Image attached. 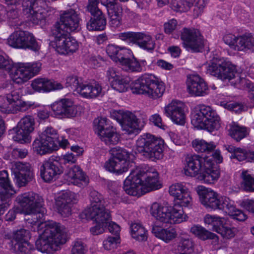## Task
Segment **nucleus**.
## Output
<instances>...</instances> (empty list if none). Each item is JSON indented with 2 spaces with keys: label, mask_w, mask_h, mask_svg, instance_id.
Segmentation results:
<instances>
[{
  "label": "nucleus",
  "mask_w": 254,
  "mask_h": 254,
  "mask_svg": "<svg viewBox=\"0 0 254 254\" xmlns=\"http://www.w3.org/2000/svg\"><path fill=\"white\" fill-rule=\"evenodd\" d=\"M206 4L207 3L205 0H197L195 1L192 13L193 17L197 18L201 15Z\"/></svg>",
  "instance_id": "bf43d9fd"
},
{
  "label": "nucleus",
  "mask_w": 254,
  "mask_h": 254,
  "mask_svg": "<svg viewBox=\"0 0 254 254\" xmlns=\"http://www.w3.org/2000/svg\"><path fill=\"white\" fill-rule=\"evenodd\" d=\"M161 187L158 174L154 168H136L125 180L124 190L130 195L139 197Z\"/></svg>",
  "instance_id": "7ed1b4c3"
},
{
  "label": "nucleus",
  "mask_w": 254,
  "mask_h": 254,
  "mask_svg": "<svg viewBox=\"0 0 254 254\" xmlns=\"http://www.w3.org/2000/svg\"><path fill=\"white\" fill-rule=\"evenodd\" d=\"M185 104L178 100H172L163 109L164 114L175 124L184 125L186 120Z\"/></svg>",
  "instance_id": "aec40b11"
},
{
  "label": "nucleus",
  "mask_w": 254,
  "mask_h": 254,
  "mask_svg": "<svg viewBox=\"0 0 254 254\" xmlns=\"http://www.w3.org/2000/svg\"><path fill=\"white\" fill-rule=\"evenodd\" d=\"M30 237V233L24 229H20L14 231L12 236L10 245L13 246L14 244L23 243Z\"/></svg>",
  "instance_id": "603ef678"
},
{
  "label": "nucleus",
  "mask_w": 254,
  "mask_h": 254,
  "mask_svg": "<svg viewBox=\"0 0 254 254\" xmlns=\"http://www.w3.org/2000/svg\"><path fill=\"white\" fill-rule=\"evenodd\" d=\"M78 200V195L74 192L66 191L61 194L56 199L55 208L58 213L64 217L71 214V207Z\"/></svg>",
  "instance_id": "4be33fe9"
},
{
  "label": "nucleus",
  "mask_w": 254,
  "mask_h": 254,
  "mask_svg": "<svg viewBox=\"0 0 254 254\" xmlns=\"http://www.w3.org/2000/svg\"><path fill=\"white\" fill-rule=\"evenodd\" d=\"M223 40L231 49L235 51L254 52V35L251 33L238 35L226 33L223 36Z\"/></svg>",
  "instance_id": "9d476101"
},
{
  "label": "nucleus",
  "mask_w": 254,
  "mask_h": 254,
  "mask_svg": "<svg viewBox=\"0 0 254 254\" xmlns=\"http://www.w3.org/2000/svg\"><path fill=\"white\" fill-rule=\"evenodd\" d=\"M41 68L39 62L20 64L13 69L10 76L12 80L17 84H22L37 74Z\"/></svg>",
  "instance_id": "2eb2a0df"
},
{
  "label": "nucleus",
  "mask_w": 254,
  "mask_h": 254,
  "mask_svg": "<svg viewBox=\"0 0 254 254\" xmlns=\"http://www.w3.org/2000/svg\"><path fill=\"white\" fill-rule=\"evenodd\" d=\"M229 132L230 136L237 141L245 137L248 133L245 127L240 126L235 123L230 125Z\"/></svg>",
  "instance_id": "de8ad7c7"
},
{
  "label": "nucleus",
  "mask_w": 254,
  "mask_h": 254,
  "mask_svg": "<svg viewBox=\"0 0 254 254\" xmlns=\"http://www.w3.org/2000/svg\"><path fill=\"white\" fill-rule=\"evenodd\" d=\"M0 214L4 211L10 204V197L15 191L10 185L8 174L6 171L0 172Z\"/></svg>",
  "instance_id": "5701e85b"
},
{
  "label": "nucleus",
  "mask_w": 254,
  "mask_h": 254,
  "mask_svg": "<svg viewBox=\"0 0 254 254\" xmlns=\"http://www.w3.org/2000/svg\"><path fill=\"white\" fill-rule=\"evenodd\" d=\"M195 190L199 195L201 203L206 208L212 209H219L221 196L211 189L203 186H198Z\"/></svg>",
  "instance_id": "b1692460"
},
{
  "label": "nucleus",
  "mask_w": 254,
  "mask_h": 254,
  "mask_svg": "<svg viewBox=\"0 0 254 254\" xmlns=\"http://www.w3.org/2000/svg\"><path fill=\"white\" fill-rule=\"evenodd\" d=\"M181 39L184 47L188 50L199 52L203 48V39L196 29L184 28L181 32Z\"/></svg>",
  "instance_id": "a211bd4d"
},
{
  "label": "nucleus",
  "mask_w": 254,
  "mask_h": 254,
  "mask_svg": "<svg viewBox=\"0 0 254 254\" xmlns=\"http://www.w3.org/2000/svg\"><path fill=\"white\" fill-rule=\"evenodd\" d=\"M219 209L225 211L238 221H244L247 218V215L242 210L236 208L234 201L225 196H221Z\"/></svg>",
  "instance_id": "7c9ffc66"
},
{
  "label": "nucleus",
  "mask_w": 254,
  "mask_h": 254,
  "mask_svg": "<svg viewBox=\"0 0 254 254\" xmlns=\"http://www.w3.org/2000/svg\"><path fill=\"white\" fill-rule=\"evenodd\" d=\"M40 172L41 177L45 182H51L56 180L63 172V170L58 160L50 159L43 162Z\"/></svg>",
  "instance_id": "a878e982"
},
{
  "label": "nucleus",
  "mask_w": 254,
  "mask_h": 254,
  "mask_svg": "<svg viewBox=\"0 0 254 254\" xmlns=\"http://www.w3.org/2000/svg\"><path fill=\"white\" fill-rule=\"evenodd\" d=\"M82 83L81 79L76 75H69L66 78V87H70L72 89H74L77 93V88L80 87Z\"/></svg>",
  "instance_id": "4d7b16f0"
},
{
  "label": "nucleus",
  "mask_w": 254,
  "mask_h": 254,
  "mask_svg": "<svg viewBox=\"0 0 254 254\" xmlns=\"http://www.w3.org/2000/svg\"><path fill=\"white\" fill-rule=\"evenodd\" d=\"M94 128L101 140L107 145H116L120 141V135L106 118H98L94 121Z\"/></svg>",
  "instance_id": "9b49d317"
},
{
  "label": "nucleus",
  "mask_w": 254,
  "mask_h": 254,
  "mask_svg": "<svg viewBox=\"0 0 254 254\" xmlns=\"http://www.w3.org/2000/svg\"><path fill=\"white\" fill-rule=\"evenodd\" d=\"M191 122L195 127L209 132L218 130L221 127L219 116L210 106L205 105L197 106L194 109Z\"/></svg>",
  "instance_id": "423d86ee"
},
{
  "label": "nucleus",
  "mask_w": 254,
  "mask_h": 254,
  "mask_svg": "<svg viewBox=\"0 0 254 254\" xmlns=\"http://www.w3.org/2000/svg\"><path fill=\"white\" fill-rule=\"evenodd\" d=\"M130 232L131 237L135 240L142 242L147 239V231L139 223H133L131 224Z\"/></svg>",
  "instance_id": "c03bdc74"
},
{
  "label": "nucleus",
  "mask_w": 254,
  "mask_h": 254,
  "mask_svg": "<svg viewBox=\"0 0 254 254\" xmlns=\"http://www.w3.org/2000/svg\"><path fill=\"white\" fill-rule=\"evenodd\" d=\"M45 210L42 207L23 213L28 226L34 231H38L40 238L36 242L37 249L42 253H50L58 250L68 240L67 229L54 221L43 222Z\"/></svg>",
  "instance_id": "f257e3e1"
},
{
  "label": "nucleus",
  "mask_w": 254,
  "mask_h": 254,
  "mask_svg": "<svg viewBox=\"0 0 254 254\" xmlns=\"http://www.w3.org/2000/svg\"><path fill=\"white\" fill-rule=\"evenodd\" d=\"M192 146L197 152L209 153L215 150L216 144L213 142H208L205 140L195 139L192 141Z\"/></svg>",
  "instance_id": "37998d69"
},
{
  "label": "nucleus",
  "mask_w": 254,
  "mask_h": 254,
  "mask_svg": "<svg viewBox=\"0 0 254 254\" xmlns=\"http://www.w3.org/2000/svg\"><path fill=\"white\" fill-rule=\"evenodd\" d=\"M204 222L206 224L211 225L212 230L217 233L225 222V219L216 215L207 214L204 217Z\"/></svg>",
  "instance_id": "09e8293b"
},
{
  "label": "nucleus",
  "mask_w": 254,
  "mask_h": 254,
  "mask_svg": "<svg viewBox=\"0 0 254 254\" xmlns=\"http://www.w3.org/2000/svg\"><path fill=\"white\" fill-rule=\"evenodd\" d=\"M15 109L9 102L6 100V97L0 96V111L5 114H14Z\"/></svg>",
  "instance_id": "6e6d98bb"
},
{
  "label": "nucleus",
  "mask_w": 254,
  "mask_h": 254,
  "mask_svg": "<svg viewBox=\"0 0 254 254\" xmlns=\"http://www.w3.org/2000/svg\"><path fill=\"white\" fill-rule=\"evenodd\" d=\"M7 43L15 48L30 49L34 51L40 49V46L33 35L24 31H17L12 33L7 39Z\"/></svg>",
  "instance_id": "4468645a"
},
{
  "label": "nucleus",
  "mask_w": 254,
  "mask_h": 254,
  "mask_svg": "<svg viewBox=\"0 0 254 254\" xmlns=\"http://www.w3.org/2000/svg\"><path fill=\"white\" fill-rule=\"evenodd\" d=\"M217 233L220 234L224 238L231 239L235 236L237 233V229L234 227L224 226L223 225Z\"/></svg>",
  "instance_id": "13d9d810"
},
{
  "label": "nucleus",
  "mask_w": 254,
  "mask_h": 254,
  "mask_svg": "<svg viewBox=\"0 0 254 254\" xmlns=\"http://www.w3.org/2000/svg\"><path fill=\"white\" fill-rule=\"evenodd\" d=\"M122 9L120 7H117V10L110 9L109 10V15L110 17V25L114 28H117L120 27L122 24L121 16Z\"/></svg>",
  "instance_id": "3c124183"
},
{
  "label": "nucleus",
  "mask_w": 254,
  "mask_h": 254,
  "mask_svg": "<svg viewBox=\"0 0 254 254\" xmlns=\"http://www.w3.org/2000/svg\"><path fill=\"white\" fill-rule=\"evenodd\" d=\"M210 167L205 169L202 174L199 175L198 180L203 181L207 184H213L216 182L220 177V170L219 168L214 165L213 161L209 160Z\"/></svg>",
  "instance_id": "e433bc0d"
},
{
  "label": "nucleus",
  "mask_w": 254,
  "mask_h": 254,
  "mask_svg": "<svg viewBox=\"0 0 254 254\" xmlns=\"http://www.w3.org/2000/svg\"><path fill=\"white\" fill-rule=\"evenodd\" d=\"M11 170L16 183L20 187L25 186L33 177L31 165L28 163L14 162L12 165Z\"/></svg>",
  "instance_id": "393cba45"
},
{
  "label": "nucleus",
  "mask_w": 254,
  "mask_h": 254,
  "mask_svg": "<svg viewBox=\"0 0 254 254\" xmlns=\"http://www.w3.org/2000/svg\"><path fill=\"white\" fill-rule=\"evenodd\" d=\"M54 115L59 118H72L76 116L79 107L68 99H62L51 105Z\"/></svg>",
  "instance_id": "412c9836"
},
{
  "label": "nucleus",
  "mask_w": 254,
  "mask_h": 254,
  "mask_svg": "<svg viewBox=\"0 0 254 254\" xmlns=\"http://www.w3.org/2000/svg\"><path fill=\"white\" fill-rule=\"evenodd\" d=\"M134 43L145 50H152L154 48V43L151 36L144 33L137 32Z\"/></svg>",
  "instance_id": "a19ab883"
},
{
  "label": "nucleus",
  "mask_w": 254,
  "mask_h": 254,
  "mask_svg": "<svg viewBox=\"0 0 254 254\" xmlns=\"http://www.w3.org/2000/svg\"><path fill=\"white\" fill-rule=\"evenodd\" d=\"M34 126L35 120L32 116L23 117L17 127L11 130L15 134L12 137L14 140L21 143L29 142L31 141L30 134L34 130Z\"/></svg>",
  "instance_id": "dca6fc26"
},
{
  "label": "nucleus",
  "mask_w": 254,
  "mask_h": 254,
  "mask_svg": "<svg viewBox=\"0 0 254 254\" xmlns=\"http://www.w3.org/2000/svg\"><path fill=\"white\" fill-rule=\"evenodd\" d=\"M112 158L107 161L104 165L105 168L109 172L121 174L127 172L130 156H132L126 150L116 147L110 150Z\"/></svg>",
  "instance_id": "6e6552de"
},
{
  "label": "nucleus",
  "mask_w": 254,
  "mask_h": 254,
  "mask_svg": "<svg viewBox=\"0 0 254 254\" xmlns=\"http://www.w3.org/2000/svg\"><path fill=\"white\" fill-rule=\"evenodd\" d=\"M207 72L224 82H230L232 85H243L246 79L239 76L236 66L224 59H215L206 67Z\"/></svg>",
  "instance_id": "20e7f679"
},
{
  "label": "nucleus",
  "mask_w": 254,
  "mask_h": 254,
  "mask_svg": "<svg viewBox=\"0 0 254 254\" xmlns=\"http://www.w3.org/2000/svg\"><path fill=\"white\" fill-rule=\"evenodd\" d=\"M113 116L120 124L125 134H137L145 124L143 119L141 121L134 114L128 111H115Z\"/></svg>",
  "instance_id": "1a4fd4ad"
},
{
  "label": "nucleus",
  "mask_w": 254,
  "mask_h": 254,
  "mask_svg": "<svg viewBox=\"0 0 254 254\" xmlns=\"http://www.w3.org/2000/svg\"><path fill=\"white\" fill-rule=\"evenodd\" d=\"M31 86L34 91L39 92H49L63 88V85L60 83L45 78L35 79L32 81Z\"/></svg>",
  "instance_id": "2f4dec72"
},
{
  "label": "nucleus",
  "mask_w": 254,
  "mask_h": 254,
  "mask_svg": "<svg viewBox=\"0 0 254 254\" xmlns=\"http://www.w3.org/2000/svg\"><path fill=\"white\" fill-rule=\"evenodd\" d=\"M11 247L13 251L15 252L19 251L24 254L28 253L32 249L31 245L27 242V241H25L23 243L14 244L13 246H11Z\"/></svg>",
  "instance_id": "e2e57ef3"
},
{
  "label": "nucleus",
  "mask_w": 254,
  "mask_h": 254,
  "mask_svg": "<svg viewBox=\"0 0 254 254\" xmlns=\"http://www.w3.org/2000/svg\"><path fill=\"white\" fill-rule=\"evenodd\" d=\"M131 89L133 93L142 94L150 99L156 100L163 96L165 86L154 75L145 74L132 83Z\"/></svg>",
  "instance_id": "39448f33"
},
{
  "label": "nucleus",
  "mask_w": 254,
  "mask_h": 254,
  "mask_svg": "<svg viewBox=\"0 0 254 254\" xmlns=\"http://www.w3.org/2000/svg\"><path fill=\"white\" fill-rule=\"evenodd\" d=\"M87 218H90L96 223H108L111 216L109 211L103 204L87 207L83 212Z\"/></svg>",
  "instance_id": "c756f323"
},
{
  "label": "nucleus",
  "mask_w": 254,
  "mask_h": 254,
  "mask_svg": "<svg viewBox=\"0 0 254 254\" xmlns=\"http://www.w3.org/2000/svg\"><path fill=\"white\" fill-rule=\"evenodd\" d=\"M45 2L43 0H30L23 4V11L27 18L33 23H44L48 16V12L45 8Z\"/></svg>",
  "instance_id": "f8f14e48"
},
{
  "label": "nucleus",
  "mask_w": 254,
  "mask_h": 254,
  "mask_svg": "<svg viewBox=\"0 0 254 254\" xmlns=\"http://www.w3.org/2000/svg\"><path fill=\"white\" fill-rule=\"evenodd\" d=\"M179 241L177 250L180 253H184L190 254L193 252L194 243L187 232L181 231L179 233Z\"/></svg>",
  "instance_id": "c9c22d12"
},
{
  "label": "nucleus",
  "mask_w": 254,
  "mask_h": 254,
  "mask_svg": "<svg viewBox=\"0 0 254 254\" xmlns=\"http://www.w3.org/2000/svg\"><path fill=\"white\" fill-rule=\"evenodd\" d=\"M92 17L87 23V28L90 31H100L105 29L106 19L102 12L99 9L91 13Z\"/></svg>",
  "instance_id": "f704fd0d"
},
{
  "label": "nucleus",
  "mask_w": 254,
  "mask_h": 254,
  "mask_svg": "<svg viewBox=\"0 0 254 254\" xmlns=\"http://www.w3.org/2000/svg\"><path fill=\"white\" fill-rule=\"evenodd\" d=\"M130 78L127 76H120L111 84L112 87L119 92H126L129 87Z\"/></svg>",
  "instance_id": "8fccbe9b"
},
{
  "label": "nucleus",
  "mask_w": 254,
  "mask_h": 254,
  "mask_svg": "<svg viewBox=\"0 0 254 254\" xmlns=\"http://www.w3.org/2000/svg\"><path fill=\"white\" fill-rule=\"evenodd\" d=\"M209 160L211 159L207 157H203L198 155L187 157L184 169L185 175L191 177H197L198 179L199 175L202 174L205 169L210 167V164L208 162Z\"/></svg>",
  "instance_id": "f3484780"
},
{
  "label": "nucleus",
  "mask_w": 254,
  "mask_h": 254,
  "mask_svg": "<svg viewBox=\"0 0 254 254\" xmlns=\"http://www.w3.org/2000/svg\"><path fill=\"white\" fill-rule=\"evenodd\" d=\"M241 186L246 191L254 192V176L248 170H243L241 174Z\"/></svg>",
  "instance_id": "49530a36"
},
{
  "label": "nucleus",
  "mask_w": 254,
  "mask_h": 254,
  "mask_svg": "<svg viewBox=\"0 0 254 254\" xmlns=\"http://www.w3.org/2000/svg\"><path fill=\"white\" fill-rule=\"evenodd\" d=\"M89 200L90 201V206L89 207L98 206L102 204V196L97 191L95 190H91L89 194Z\"/></svg>",
  "instance_id": "0e129e2a"
},
{
  "label": "nucleus",
  "mask_w": 254,
  "mask_h": 254,
  "mask_svg": "<svg viewBox=\"0 0 254 254\" xmlns=\"http://www.w3.org/2000/svg\"><path fill=\"white\" fill-rule=\"evenodd\" d=\"M6 97V100L9 102L12 106L15 107L17 104L19 102L21 96L18 91L14 90L11 92L10 93L7 94Z\"/></svg>",
  "instance_id": "338daca9"
},
{
  "label": "nucleus",
  "mask_w": 254,
  "mask_h": 254,
  "mask_svg": "<svg viewBox=\"0 0 254 254\" xmlns=\"http://www.w3.org/2000/svg\"><path fill=\"white\" fill-rule=\"evenodd\" d=\"M47 137L45 134H40V138L34 140L33 143V149L34 152L40 155H44L57 150L58 145L56 142L46 140Z\"/></svg>",
  "instance_id": "473e14b6"
},
{
  "label": "nucleus",
  "mask_w": 254,
  "mask_h": 254,
  "mask_svg": "<svg viewBox=\"0 0 254 254\" xmlns=\"http://www.w3.org/2000/svg\"><path fill=\"white\" fill-rule=\"evenodd\" d=\"M188 92L191 96H203L208 93L206 83L198 75L190 76L187 81Z\"/></svg>",
  "instance_id": "bb28decb"
},
{
  "label": "nucleus",
  "mask_w": 254,
  "mask_h": 254,
  "mask_svg": "<svg viewBox=\"0 0 254 254\" xmlns=\"http://www.w3.org/2000/svg\"><path fill=\"white\" fill-rule=\"evenodd\" d=\"M151 232L155 237L166 243H169L175 239L179 235L177 229L174 227L164 228L156 225L152 226Z\"/></svg>",
  "instance_id": "72a5a7b5"
},
{
  "label": "nucleus",
  "mask_w": 254,
  "mask_h": 254,
  "mask_svg": "<svg viewBox=\"0 0 254 254\" xmlns=\"http://www.w3.org/2000/svg\"><path fill=\"white\" fill-rule=\"evenodd\" d=\"M45 134V136H46L47 138L46 140L48 142L52 141L54 142H56V139L57 138V131L54 129L52 127H47L42 133L41 134Z\"/></svg>",
  "instance_id": "774afa93"
},
{
  "label": "nucleus",
  "mask_w": 254,
  "mask_h": 254,
  "mask_svg": "<svg viewBox=\"0 0 254 254\" xmlns=\"http://www.w3.org/2000/svg\"><path fill=\"white\" fill-rule=\"evenodd\" d=\"M66 42L67 54H72L78 50L79 48L78 43L73 37H69V34H68Z\"/></svg>",
  "instance_id": "69168bd1"
},
{
  "label": "nucleus",
  "mask_w": 254,
  "mask_h": 254,
  "mask_svg": "<svg viewBox=\"0 0 254 254\" xmlns=\"http://www.w3.org/2000/svg\"><path fill=\"white\" fill-rule=\"evenodd\" d=\"M164 141L149 133L140 135L136 141V149L144 157L154 160L162 156Z\"/></svg>",
  "instance_id": "0eeeda50"
},
{
  "label": "nucleus",
  "mask_w": 254,
  "mask_h": 254,
  "mask_svg": "<svg viewBox=\"0 0 254 254\" xmlns=\"http://www.w3.org/2000/svg\"><path fill=\"white\" fill-rule=\"evenodd\" d=\"M68 34L55 29L53 30V35L55 37L54 42L56 51L60 54H67L66 41Z\"/></svg>",
  "instance_id": "4c0bfd02"
},
{
  "label": "nucleus",
  "mask_w": 254,
  "mask_h": 254,
  "mask_svg": "<svg viewBox=\"0 0 254 254\" xmlns=\"http://www.w3.org/2000/svg\"><path fill=\"white\" fill-rule=\"evenodd\" d=\"M173 206L153 203L150 207V214L157 220L164 223L175 224L187 220L188 217L182 207H188L192 204L191 192L188 188L175 198Z\"/></svg>",
  "instance_id": "f03ea898"
},
{
  "label": "nucleus",
  "mask_w": 254,
  "mask_h": 254,
  "mask_svg": "<svg viewBox=\"0 0 254 254\" xmlns=\"http://www.w3.org/2000/svg\"><path fill=\"white\" fill-rule=\"evenodd\" d=\"M206 4L207 3L205 0H197L195 1L192 13L193 17L197 18L201 15Z\"/></svg>",
  "instance_id": "052dcab7"
},
{
  "label": "nucleus",
  "mask_w": 254,
  "mask_h": 254,
  "mask_svg": "<svg viewBox=\"0 0 254 254\" xmlns=\"http://www.w3.org/2000/svg\"><path fill=\"white\" fill-rule=\"evenodd\" d=\"M188 188L183 183H175L169 188V193L175 199L186 190Z\"/></svg>",
  "instance_id": "5fc2aeb1"
},
{
  "label": "nucleus",
  "mask_w": 254,
  "mask_h": 254,
  "mask_svg": "<svg viewBox=\"0 0 254 254\" xmlns=\"http://www.w3.org/2000/svg\"><path fill=\"white\" fill-rule=\"evenodd\" d=\"M80 21L79 13L69 9L61 15L60 22L56 23L54 29L67 33L78 31L80 28Z\"/></svg>",
  "instance_id": "ddd939ff"
},
{
  "label": "nucleus",
  "mask_w": 254,
  "mask_h": 254,
  "mask_svg": "<svg viewBox=\"0 0 254 254\" xmlns=\"http://www.w3.org/2000/svg\"><path fill=\"white\" fill-rule=\"evenodd\" d=\"M249 152H248L246 150L241 148H237L235 153L232 154L230 158H236L239 161H242L245 160L251 161V159L249 158Z\"/></svg>",
  "instance_id": "680f3d73"
},
{
  "label": "nucleus",
  "mask_w": 254,
  "mask_h": 254,
  "mask_svg": "<svg viewBox=\"0 0 254 254\" xmlns=\"http://www.w3.org/2000/svg\"><path fill=\"white\" fill-rule=\"evenodd\" d=\"M120 243L119 237H108L103 242V246L105 250L111 251L116 249Z\"/></svg>",
  "instance_id": "864d4df0"
},
{
  "label": "nucleus",
  "mask_w": 254,
  "mask_h": 254,
  "mask_svg": "<svg viewBox=\"0 0 254 254\" xmlns=\"http://www.w3.org/2000/svg\"><path fill=\"white\" fill-rule=\"evenodd\" d=\"M106 52L111 59L116 63H120L124 56L131 54L130 50L113 44H110L107 46Z\"/></svg>",
  "instance_id": "58836bf2"
},
{
  "label": "nucleus",
  "mask_w": 254,
  "mask_h": 254,
  "mask_svg": "<svg viewBox=\"0 0 254 254\" xmlns=\"http://www.w3.org/2000/svg\"><path fill=\"white\" fill-rule=\"evenodd\" d=\"M64 179L69 184L79 187H85L89 183L88 177L78 166H74L68 168L64 174Z\"/></svg>",
  "instance_id": "c85d7f7f"
},
{
  "label": "nucleus",
  "mask_w": 254,
  "mask_h": 254,
  "mask_svg": "<svg viewBox=\"0 0 254 254\" xmlns=\"http://www.w3.org/2000/svg\"><path fill=\"white\" fill-rule=\"evenodd\" d=\"M195 0H170L171 7L179 12L188 11L194 5Z\"/></svg>",
  "instance_id": "a18cd8bd"
},
{
  "label": "nucleus",
  "mask_w": 254,
  "mask_h": 254,
  "mask_svg": "<svg viewBox=\"0 0 254 254\" xmlns=\"http://www.w3.org/2000/svg\"><path fill=\"white\" fill-rule=\"evenodd\" d=\"M16 201L20 209L17 212L21 213H30L31 211L37 210L42 207L43 199L38 194L33 192H29L19 195Z\"/></svg>",
  "instance_id": "6ab92c4d"
},
{
  "label": "nucleus",
  "mask_w": 254,
  "mask_h": 254,
  "mask_svg": "<svg viewBox=\"0 0 254 254\" xmlns=\"http://www.w3.org/2000/svg\"><path fill=\"white\" fill-rule=\"evenodd\" d=\"M190 232L203 241L212 239L215 242H217L218 240V238L215 234L208 231L200 226H192L190 229Z\"/></svg>",
  "instance_id": "79ce46f5"
},
{
  "label": "nucleus",
  "mask_w": 254,
  "mask_h": 254,
  "mask_svg": "<svg viewBox=\"0 0 254 254\" xmlns=\"http://www.w3.org/2000/svg\"><path fill=\"white\" fill-rule=\"evenodd\" d=\"M77 93L87 99H94L103 95L102 87L97 81H84L77 88Z\"/></svg>",
  "instance_id": "cd10ccee"
},
{
  "label": "nucleus",
  "mask_w": 254,
  "mask_h": 254,
  "mask_svg": "<svg viewBox=\"0 0 254 254\" xmlns=\"http://www.w3.org/2000/svg\"><path fill=\"white\" fill-rule=\"evenodd\" d=\"M132 56V53L127 54L123 57L120 62V65L122 68L129 72H140L142 70V67L140 63L134 57L130 58L129 57Z\"/></svg>",
  "instance_id": "ea45409f"
}]
</instances>
